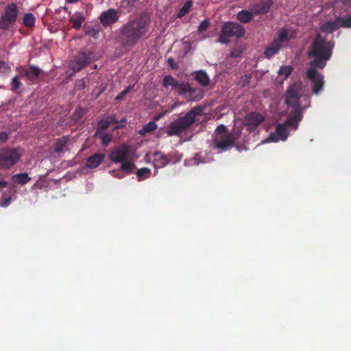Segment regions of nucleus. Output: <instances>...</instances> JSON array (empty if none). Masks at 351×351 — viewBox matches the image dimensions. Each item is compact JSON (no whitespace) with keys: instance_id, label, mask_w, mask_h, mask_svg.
Returning a JSON list of instances; mask_svg holds the SVG:
<instances>
[{"instance_id":"nucleus-1","label":"nucleus","mask_w":351,"mask_h":351,"mask_svg":"<svg viewBox=\"0 0 351 351\" xmlns=\"http://www.w3.org/2000/svg\"><path fill=\"white\" fill-rule=\"evenodd\" d=\"M302 89L303 86L300 82L294 83L289 87L285 101L288 107L289 116L284 123L278 125L276 132L264 139L262 143H276L280 141H285L288 137L289 131L292 129H297L298 123L302 117V109L299 104V98L302 93Z\"/></svg>"},{"instance_id":"nucleus-2","label":"nucleus","mask_w":351,"mask_h":351,"mask_svg":"<svg viewBox=\"0 0 351 351\" xmlns=\"http://www.w3.org/2000/svg\"><path fill=\"white\" fill-rule=\"evenodd\" d=\"M332 48L333 45L326 40L325 36L319 33L308 52L310 56L315 58L311 63V68L307 71V77L313 84V92L315 94L322 90L324 83L323 76L315 70V68L323 69L325 66L326 61L331 56Z\"/></svg>"},{"instance_id":"nucleus-3","label":"nucleus","mask_w":351,"mask_h":351,"mask_svg":"<svg viewBox=\"0 0 351 351\" xmlns=\"http://www.w3.org/2000/svg\"><path fill=\"white\" fill-rule=\"evenodd\" d=\"M148 21L145 18H138L127 23L121 29V42L126 46L134 45L148 30Z\"/></svg>"},{"instance_id":"nucleus-4","label":"nucleus","mask_w":351,"mask_h":351,"mask_svg":"<svg viewBox=\"0 0 351 351\" xmlns=\"http://www.w3.org/2000/svg\"><path fill=\"white\" fill-rule=\"evenodd\" d=\"M203 108L202 106L195 107L184 117L173 121L170 124L169 130L167 131V135L171 136L180 134L193 123L195 116L200 114Z\"/></svg>"},{"instance_id":"nucleus-5","label":"nucleus","mask_w":351,"mask_h":351,"mask_svg":"<svg viewBox=\"0 0 351 351\" xmlns=\"http://www.w3.org/2000/svg\"><path fill=\"white\" fill-rule=\"evenodd\" d=\"M237 138V136L227 132L226 127L221 125L215 130V147L221 151H225L233 145Z\"/></svg>"},{"instance_id":"nucleus-6","label":"nucleus","mask_w":351,"mask_h":351,"mask_svg":"<svg viewBox=\"0 0 351 351\" xmlns=\"http://www.w3.org/2000/svg\"><path fill=\"white\" fill-rule=\"evenodd\" d=\"M23 155L19 148L7 149L0 152V167L8 169L16 164Z\"/></svg>"},{"instance_id":"nucleus-7","label":"nucleus","mask_w":351,"mask_h":351,"mask_svg":"<svg viewBox=\"0 0 351 351\" xmlns=\"http://www.w3.org/2000/svg\"><path fill=\"white\" fill-rule=\"evenodd\" d=\"M245 33L243 27L234 22H226L222 26L221 34L219 38L221 43H227L228 36L241 37Z\"/></svg>"},{"instance_id":"nucleus-8","label":"nucleus","mask_w":351,"mask_h":351,"mask_svg":"<svg viewBox=\"0 0 351 351\" xmlns=\"http://www.w3.org/2000/svg\"><path fill=\"white\" fill-rule=\"evenodd\" d=\"M340 27H351V16L347 18H337L334 21H328L322 24L320 27L319 33H322V34L323 33H331Z\"/></svg>"},{"instance_id":"nucleus-9","label":"nucleus","mask_w":351,"mask_h":351,"mask_svg":"<svg viewBox=\"0 0 351 351\" xmlns=\"http://www.w3.org/2000/svg\"><path fill=\"white\" fill-rule=\"evenodd\" d=\"M287 40V32L282 29L278 34V36L274 39L273 42L266 49L265 55L267 58H270L276 54L282 45Z\"/></svg>"},{"instance_id":"nucleus-10","label":"nucleus","mask_w":351,"mask_h":351,"mask_svg":"<svg viewBox=\"0 0 351 351\" xmlns=\"http://www.w3.org/2000/svg\"><path fill=\"white\" fill-rule=\"evenodd\" d=\"M18 14L17 7L15 4L11 3L7 6L5 13L0 20V27L6 29L12 25L16 19Z\"/></svg>"},{"instance_id":"nucleus-11","label":"nucleus","mask_w":351,"mask_h":351,"mask_svg":"<svg viewBox=\"0 0 351 351\" xmlns=\"http://www.w3.org/2000/svg\"><path fill=\"white\" fill-rule=\"evenodd\" d=\"M129 151V147L126 145H123L115 148L110 154L109 158L114 163L123 162V160L127 159Z\"/></svg>"},{"instance_id":"nucleus-12","label":"nucleus","mask_w":351,"mask_h":351,"mask_svg":"<svg viewBox=\"0 0 351 351\" xmlns=\"http://www.w3.org/2000/svg\"><path fill=\"white\" fill-rule=\"evenodd\" d=\"M263 117L258 113L251 112L248 114L244 120V123L249 131L254 130L262 121Z\"/></svg>"},{"instance_id":"nucleus-13","label":"nucleus","mask_w":351,"mask_h":351,"mask_svg":"<svg viewBox=\"0 0 351 351\" xmlns=\"http://www.w3.org/2000/svg\"><path fill=\"white\" fill-rule=\"evenodd\" d=\"M88 63V58L85 53H80L75 60L71 62L70 68L74 71H79Z\"/></svg>"},{"instance_id":"nucleus-14","label":"nucleus","mask_w":351,"mask_h":351,"mask_svg":"<svg viewBox=\"0 0 351 351\" xmlns=\"http://www.w3.org/2000/svg\"><path fill=\"white\" fill-rule=\"evenodd\" d=\"M119 19V15L116 10L109 9L100 15L101 23L104 25H108L115 23Z\"/></svg>"},{"instance_id":"nucleus-15","label":"nucleus","mask_w":351,"mask_h":351,"mask_svg":"<svg viewBox=\"0 0 351 351\" xmlns=\"http://www.w3.org/2000/svg\"><path fill=\"white\" fill-rule=\"evenodd\" d=\"M153 156V164L156 168L164 167L169 162L167 156L160 152H156Z\"/></svg>"},{"instance_id":"nucleus-16","label":"nucleus","mask_w":351,"mask_h":351,"mask_svg":"<svg viewBox=\"0 0 351 351\" xmlns=\"http://www.w3.org/2000/svg\"><path fill=\"white\" fill-rule=\"evenodd\" d=\"M104 157V154H95L87 159L86 166L91 169L96 168L102 162Z\"/></svg>"},{"instance_id":"nucleus-17","label":"nucleus","mask_w":351,"mask_h":351,"mask_svg":"<svg viewBox=\"0 0 351 351\" xmlns=\"http://www.w3.org/2000/svg\"><path fill=\"white\" fill-rule=\"evenodd\" d=\"M271 3V0H263L261 3L253 7L254 12L256 14H265L268 12Z\"/></svg>"},{"instance_id":"nucleus-18","label":"nucleus","mask_w":351,"mask_h":351,"mask_svg":"<svg viewBox=\"0 0 351 351\" xmlns=\"http://www.w3.org/2000/svg\"><path fill=\"white\" fill-rule=\"evenodd\" d=\"M256 14L254 12L253 7L250 10H243L237 14V19L243 23H249L254 17V15Z\"/></svg>"},{"instance_id":"nucleus-19","label":"nucleus","mask_w":351,"mask_h":351,"mask_svg":"<svg viewBox=\"0 0 351 351\" xmlns=\"http://www.w3.org/2000/svg\"><path fill=\"white\" fill-rule=\"evenodd\" d=\"M292 68L290 66H282L280 68L278 71V80L282 82L284 80L288 78L292 72Z\"/></svg>"},{"instance_id":"nucleus-20","label":"nucleus","mask_w":351,"mask_h":351,"mask_svg":"<svg viewBox=\"0 0 351 351\" xmlns=\"http://www.w3.org/2000/svg\"><path fill=\"white\" fill-rule=\"evenodd\" d=\"M40 73L39 68L32 66L24 71V75L29 80H34L37 79Z\"/></svg>"},{"instance_id":"nucleus-21","label":"nucleus","mask_w":351,"mask_h":351,"mask_svg":"<svg viewBox=\"0 0 351 351\" xmlns=\"http://www.w3.org/2000/svg\"><path fill=\"white\" fill-rule=\"evenodd\" d=\"M84 19L85 17L81 12H75L73 16L71 17V21L73 23V27L76 29L81 27Z\"/></svg>"},{"instance_id":"nucleus-22","label":"nucleus","mask_w":351,"mask_h":351,"mask_svg":"<svg viewBox=\"0 0 351 351\" xmlns=\"http://www.w3.org/2000/svg\"><path fill=\"white\" fill-rule=\"evenodd\" d=\"M179 82L174 79L173 77L168 75L163 79V86L165 88H171V89H176L178 86Z\"/></svg>"},{"instance_id":"nucleus-23","label":"nucleus","mask_w":351,"mask_h":351,"mask_svg":"<svg viewBox=\"0 0 351 351\" xmlns=\"http://www.w3.org/2000/svg\"><path fill=\"white\" fill-rule=\"evenodd\" d=\"M195 78L202 86H207L209 83V77L206 72L199 71L196 73Z\"/></svg>"},{"instance_id":"nucleus-24","label":"nucleus","mask_w":351,"mask_h":351,"mask_svg":"<svg viewBox=\"0 0 351 351\" xmlns=\"http://www.w3.org/2000/svg\"><path fill=\"white\" fill-rule=\"evenodd\" d=\"M30 179L27 173H18L12 176L13 181L17 184H26Z\"/></svg>"},{"instance_id":"nucleus-25","label":"nucleus","mask_w":351,"mask_h":351,"mask_svg":"<svg viewBox=\"0 0 351 351\" xmlns=\"http://www.w3.org/2000/svg\"><path fill=\"white\" fill-rule=\"evenodd\" d=\"M178 90V94L185 95L188 93L190 95L192 93L193 90L191 88L188 84L179 83L178 86L176 89Z\"/></svg>"},{"instance_id":"nucleus-26","label":"nucleus","mask_w":351,"mask_h":351,"mask_svg":"<svg viewBox=\"0 0 351 351\" xmlns=\"http://www.w3.org/2000/svg\"><path fill=\"white\" fill-rule=\"evenodd\" d=\"M157 128V125L154 121H150L145 124L143 128L140 130L141 134H145L147 132H152Z\"/></svg>"},{"instance_id":"nucleus-27","label":"nucleus","mask_w":351,"mask_h":351,"mask_svg":"<svg viewBox=\"0 0 351 351\" xmlns=\"http://www.w3.org/2000/svg\"><path fill=\"white\" fill-rule=\"evenodd\" d=\"M121 163V169L126 173L132 172L134 169V165L127 159Z\"/></svg>"},{"instance_id":"nucleus-28","label":"nucleus","mask_w":351,"mask_h":351,"mask_svg":"<svg viewBox=\"0 0 351 351\" xmlns=\"http://www.w3.org/2000/svg\"><path fill=\"white\" fill-rule=\"evenodd\" d=\"M35 23V17L31 13H27L23 16V24L28 27H32Z\"/></svg>"},{"instance_id":"nucleus-29","label":"nucleus","mask_w":351,"mask_h":351,"mask_svg":"<svg viewBox=\"0 0 351 351\" xmlns=\"http://www.w3.org/2000/svg\"><path fill=\"white\" fill-rule=\"evenodd\" d=\"M115 122V119L114 117H110L106 119H102L99 123V126L101 129L105 130L108 128L110 125Z\"/></svg>"},{"instance_id":"nucleus-30","label":"nucleus","mask_w":351,"mask_h":351,"mask_svg":"<svg viewBox=\"0 0 351 351\" xmlns=\"http://www.w3.org/2000/svg\"><path fill=\"white\" fill-rule=\"evenodd\" d=\"M67 143V139L65 137H62L58 139L54 145V149L57 152H60L63 150L64 146Z\"/></svg>"},{"instance_id":"nucleus-31","label":"nucleus","mask_w":351,"mask_h":351,"mask_svg":"<svg viewBox=\"0 0 351 351\" xmlns=\"http://www.w3.org/2000/svg\"><path fill=\"white\" fill-rule=\"evenodd\" d=\"M191 5H192V1L187 0L186 2L184 3V5L180 10V11L178 14V17L181 18L183 16H184L189 12Z\"/></svg>"},{"instance_id":"nucleus-32","label":"nucleus","mask_w":351,"mask_h":351,"mask_svg":"<svg viewBox=\"0 0 351 351\" xmlns=\"http://www.w3.org/2000/svg\"><path fill=\"white\" fill-rule=\"evenodd\" d=\"M95 136H99L105 145H107L112 140V136L110 134H101L97 132Z\"/></svg>"},{"instance_id":"nucleus-33","label":"nucleus","mask_w":351,"mask_h":351,"mask_svg":"<svg viewBox=\"0 0 351 351\" xmlns=\"http://www.w3.org/2000/svg\"><path fill=\"white\" fill-rule=\"evenodd\" d=\"M151 171L148 168H141L137 171L136 175L140 180L148 178L150 175Z\"/></svg>"},{"instance_id":"nucleus-34","label":"nucleus","mask_w":351,"mask_h":351,"mask_svg":"<svg viewBox=\"0 0 351 351\" xmlns=\"http://www.w3.org/2000/svg\"><path fill=\"white\" fill-rule=\"evenodd\" d=\"M181 105V103L180 102H175L171 107H169L168 109L164 110L161 114H158L155 117V119L156 120H158L160 119L161 117H162L164 115H165L166 114L170 112L171 111H172L175 108H176L177 106H179Z\"/></svg>"},{"instance_id":"nucleus-35","label":"nucleus","mask_w":351,"mask_h":351,"mask_svg":"<svg viewBox=\"0 0 351 351\" xmlns=\"http://www.w3.org/2000/svg\"><path fill=\"white\" fill-rule=\"evenodd\" d=\"M136 1L137 0H123L121 2V7L129 11L134 6L135 1Z\"/></svg>"},{"instance_id":"nucleus-36","label":"nucleus","mask_w":351,"mask_h":351,"mask_svg":"<svg viewBox=\"0 0 351 351\" xmlns=\"http://www.w3.org/2000/svg\"><path fill=\"white\" fill-rule=\"evenodd\" d=\"M182 49L184 50V56L186 55L191 49V43L189 40L183 39L182 41Z\"/></svg>"},{"instance_id":"nucleus-37","label":"nucleus","mask_w":351,"mask_h":351,"mask_svg":"<svg viewBox=\"0 0 351 351\" xmlns=\"http://www.w3.org/2000/svg\"><path fill=\"white\" fill-rule=\"evenodd\" d=\"M209 21L207 19H205L201 22L199 25L198 26L197 31L199 32H203L206 30L209 26Z\"/></svg>"},{"instance_id":"nucleus-38","label":"nucleus","mask_w":351,"mask_h":351,"mask_svg":"<svg viewBox=\"0 0 351 351\" xmlns=\"http://www.w3.org/2000/svg\"><path fill=\"white\" fill-rule=\"evenodd\" d=\"M10 67L5 62H0V72L3 74L9 73L10 71Z\"/></svg>"},{"instance_id":"nucleus-39","label":"nucleus","mask_w":351,"mask_h":351,"mask_svg":"<svg viewBox=\"0 0 351 351\" xmlns=\"http://www.w3.org/2000/svg\"><path fill=\"white\" fill-rule=\"evenodd\" d=\"M21 85V82L19 81V79L17 76H15L12 80V86L14 89H17L19 88Z\"/></svg>"},{"instance_id":"nucleus-40","label":"nucleus","mask_w":351,"mask_h":351,"mask_svg":"<svg viewBox=\"0 0 351 351\" xmlns=\"http://www.w3.org/2000/svg\"><path fill=\"white\" fill-rule=\"evenodd\" d=\"M242 50L241 48H235L230 52V56L232 58H237L241 54Z\"/></svg>"},{"instance_id":"nucleus-41","label":"nucleus","mask_w":351,"mask_h":351,"mask_svg":"<svg viewBox=\"0 0 351 351\" xmlns=\"http://www.w3.org/2000/svg\"><path fill=\"white\" fill-rule=\"evenodd\" d=\"M10 202H11L10 197L2 198L1 199H0V206L1 207H7L10 205Z\"/></svg>"},{"instance_id":"nucleus-42","label":"nucleus","mask_w":351,"mask_h":351,"mask_svg":"<svg viewBox=\"0 0 351 351\" xmlns=\"http://www.w3.org/2000/svg\"><path fill=\"white\" fill-rule=\"evenodd\" d=\"M130 87H128L126 89L123 90L120 94H119L116 97V100H121L122 99L124 96L130 91Z\"/></svg>"},{"instance_id":"nucleus-43","label":"nucleus","mask_w":351,"mask_h":351,"mask_svg":"<svg viewBox=\"0 0 351 351\" xmlns=\"http://www.w3.org/2000/svg\"><path fill=\"white\" fill-rule=\"evenodd\" d=\"M8 139V134L5 132H0V142H5Z\"/></svg>"},{"instance_id":"nucleus-44","label":"nucleus","mask_w":351,"mask_h":351,"mask_svg":"<svg viewBox=\"0 0 351 351\" xmlns=\"http://www.w3.org/2000/svg\"><path fill=\"white\" fill-rule=\"evenodd\" d=\"M7 184H8V183H7V182H6V181L1 180H0V186H1V187L4 188V187H5V186H7Z\"/></svg>"},{"instance_id":"nucleus-45","label":"nucleus","mask_w":351,"mask_h":351,"mask_svg":"<svg viewBox=\"0 0 351 351\" xmlns=\"http://www.w3.org/2000/svg\"><path fill=\"white\" fill-rule=\"evenodd\" d=\"M113 176H116V177H118V178H122L123 176V175L121 174V173L114 174Z\"/></svg>"},{"instance_id":"nucleus-46","label":"nucleus","mask_w":351,"mask_h":351,"mask_svg":"<svg viewBox=\"0 0 351 351\" xmlns=\"http://www.w3.org/2000/svg\"><path fill=\"white\" fill-rule=\"evenodd\" d=\"M168 61L171 64H173V60L171 58H169Z\"/></svg>"},{"instance_id":"nucleus-47","label":"nucleus","mask_w":351,"mask_h":351,"mask_svg":"<svg viewBox=\"0 0 351 351\" xmlns=\"http://www.w3.org/2000/svg\"><path fill=\"white\" fill-rule=\"evenodd\" d=\"M202 98V93H201L200 96H199V99Z\"/></svg>"}]
</instances>
